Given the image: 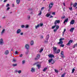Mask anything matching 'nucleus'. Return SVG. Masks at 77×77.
I'll return each instance as SVG.
<instances>
[{"label":"nucleus","mask_w":77,"mask_h":77,"mask_svg":"<svg viewBox=\"0 0 77 77\" xmlns=\"http://www.w3.org/2000/svg\"><path fill=\"white\" fill-rule=\"evenodd\" d=\"M28 27H29V25H26V28H28Z\"/></svg>","instance_id":"obj_54"},{"label":"nucleus","mask_w":77,"mask_h":77,"mask_svg":"<svg viewBox=\"0 0 77 77\" xmlns=\"http://www.w3.org/2000/svg\"><path fill=\"white\" fill-rule=\"evenodd\" d=\"M65 18V16H62V17H61V19H64V18Z\"/></svg>","instance_id":"obj_37"},{"label":"nucleus","mask_w":77,"mask_h":77,"mask_svg":"<svg viewBox=\"0 0 77 77\" xmlns=\"http://www.w3.org/2000/svg\"><path fill=\"white\" fill-rule=\"evenodd\" d=\"M43 38H44V37L43 36H41V37H40L41 38H42V39Z\"/></svg>","instance_id":"obj_62"},{"label":"nucleus","mask_w":77,"mask_h":77,"mask_svg":"<svg viewBox=\"0 0 77 77\" xmlns=\"http://www.w3.org/2000/svg\"><path fill=\"white\" fill-rule=\"evenodd\" d=\"M34 59L35 60H38L39 59V54H38L37 55Z\"/></svg>","instance_id":"obj_12"},{"label":"nucleus","mask_w":77,"mask_h":77,"mask_svg":"<svg viewBox=\"0 0 77 77\" xmlns=\"http://www.w3.org/2000/svg\"><path fill=\"white\" fill-rule=\"evenodd\" d=\"M34 44V42H33V41L31 40L30 42V44L31 45H33Z\"/></svg>","instance_id":"obj_17"},{"label":"nucleus","mask_w":77,"mask_h":77,"mask_svg":"<svg viewBox=\"0 0 77 77\" xmlns=\"http://www.w3.org/2000/svg\"><path fill=\"white\" fill-rule=\"evenodd\" d=\"M75 22V20H72L70 22V24H74V22Z\"/></svg>","instance_id":"obj_15"},{"label":"nucleus","mask_w":77,"mask_h":77,"mask_svg":"<svg viewBox=\"0 0 77 77\" xmlns=\"http://www.w3.org/2000/svg\"><path fill=\"white\" fill-rule=\"evenodd\" d=\"M20 35H23V32L20 33Z\"/></svg>","instance_id":"obj_56"},{"label":"nucleus","mask_w":77,"mask_h":77,"mask_svg":"<svg viewBox=\"0 0 77 77\" xmlns=\"http://www.w3.org/2000/svg\"><path fill=\"white\" fill-rule=\"evenodd\" d=\"M53 16L51 15L50 17H49V18H53Z\"/></svg>","instance_id":"obj_55"},{"label":"nucleus","mask_w":77,"mask_h":77,"mask_svg":"<svg viewBox=\"0 0 77 77\" xmlns=\"http://www.w3.org/2000/svg\"><path fill=\"white\" fill-rule=\"evenodd\" d=\"M27 18H28V19H30V17L29 16H27Z\"/></svg>","instance_id":"obj_57"},{"label":"nucleus","mask_w":77,"mask_h":77,"mask_svg":"<svg viewBox=\"0 0 77 77\" xmlns=\"http://www.w3.org/2000/svg\"><path fill=\"white\" fill-rule=\"evenodd\" d=\"M21 28H24V25H21Z\"/></svg>","instance_id":"obj_51"},{"label":"nucleus","mask_w":77,"mask_h":77,"mask_svg":"<svg viewBox=\"0 0 77 77\" xmlns=\"http://www.w3.org/2000/svg\"><path fill=\"white\" fill-rule=\"evenodd\" d=\"M10 9V8L9 7H8L7 9H6V11H8V10H9V9Z\"/></svg>","instance_id":"obj_53"},{"label":"nucleus","mask_w":77,"mask_h":77,"mask_svg":"<svg viewBox=\"0 0 77 77\" xmlns=\"http://www.w3.org/2000/svg\"><path fill=\"white\" fill-rule=\"evenodd\" d=\"M50 16V14H47L46 15H45V17H49Z\"/></svg>","instance_id":"obj_23"},{"label":"nucleus","mask_w":77,"mask_h":77,"mask_svg":"<svg viewBox=\"0 0 77 77\" xmlns=\"http://www.w3.org/2000/svg\"><path fill=\"white\" fill-rule=\"evenodd\" d=\"M43 24L42 23H40L39 25V26H40V27H42L43 26Z\"/></svg>","instance_id":"obj_28"},{"label":"nucleus","mask_w":77,"mask_h":77,"mask_svg":"<svg viewBox=\"0 0 77 77\" xmlns=\"http://www.w3.org/2000/svg\"><path fill=\"white\" fill-rule=\"evenodd\" d=\"M13 62H16V61H17V60L14 59L13 60Z\"/></svg>","instance_id":"obj_41"},{"label":"nucleus","mask_w":77,"mask_h":77,"mask_svg":"<svg viewBox=\"0 0 77 77\" xmlns=\"http://www.w3.org/2000/svg\"><path fill=\"white\" fill-rule=\"evenodd\" d=\"M64 38H60L59 39V42L58 43H57V44H61V45H60V46L61 47H64V46H65V45L63 44V40H64Z\"/></svg>","instance_id":"obj_1"},{"label":"nucleus","mask_w":77,"mask_h":77,"mask_svg":"<svg viewBox=\"0 0 77 77\" xmlns=\"http://www.w3.org/2000/svg\"><path fill=\"white\" fill-rule=\"evenodd\" d=\"M9 4H8L6 5V7H9Z\"/></svg>","instance_id":"obj_46"},{"label":"nucleus","mask_w":77,"mask_h":77,"mask_svg":"<svg viewBox=\"0 0 77 77\" xmlns=\"http://www.w3.org/2000/svg\"><path fill=\"white\" fill-rule=\"evenodd\" d=\"M60 50L58 49V50H56L55 51H54V54H58V53H60Z\"/></svg>","instance_id":"obj_3"},{"label":"nucleus","mask_w":77,"mask_h":77,"mask_svg":"<svg viewBox=\"0 0 77 77\" xmlns=\"http://www.w3.org/2000/svg\"><path fill=\"white\" fill-rule=\"evenodd\" d=\"M41 64H39V68H41Z\"/></svg>","instance_id":"obj_59"},{"label":"nucleus","mask_w":77,"mask_h":77,"mask_svg":"<svg viewBox=\"0 0 77 77\" xmlns=\"http://www.w3.org/2000/svg\"><path fill=\"white\" fill-rule=\"evenodd\" d=\"M4 44V42L3 41V38H1L0 39V45H3Z\"/></svg>","instance_id":"obj_5"},{"label":"nucleus","mask_w":77,"mask_h":77,"mask_svg":"<svg viewBox=\"0 0 77 77\" xmlns=\"http://www.w3.org/2000/svg\"><path fill=\"white\" fill-rule=\"evenodd\" d=\"M40 50L39 52L40 53H42V51H43L44 50V49L41 48V49H40Z\"/></svg>","instance_id":"obj_21"},{"label":"nucleus","mask_w":77,"mask_h":77,"mask_svg":"<svg viewBox=\"0 0 77 77\" xmlns=\"http://www.w3.org/2000/svg\"><path fill=\"white\" fill-rule=\"evenodd\" d=\"M53 60V58H51L48 60V62L49 63H51V61Z\"/></svg>","instance_id":"obj_27"},{"label":"nucleus","mask_w":77,"mask_h":77,"mask_svg":"<svg viewBox=\"0 0 77 77\" xmlns=\"http://www.w3.org/2000/svg\"><path fill=\"white\" fill-rule=\"evenodd\" d=\"M15 72H18V70H15Z\"/></svg>","instance_id":"obj_60"},{"label":"nucleus","mask_w":77,"mask_h":77,"mask_svg":"<svg viewBox=\"0 0 77 77\" xmlns=\"http://www.w3.org/2000/svg\"><path fill=\"white\" fill-rule=\"evenodd\" d=\"M5 29H3V30H2L1 32V35H3V34L5 33Z\"/></svg>","instance_id":"obj_10"},{"label":"nucleus","mask_w":77,"mask_h":77,"mask_svg":"<svg viewBox=\"0 0 77 77\" xmlns=\"http://www.w3.org/2000/svg\"><path fill=\"white\" fill-rule=\"evenodd\" d=\"M53 50L54 52L55 51L57 50V48L56 47H54L53 48Z\"/></svg>","instance_id":"obj_20"},{"label":"nucleus","mask_w":77,"mask_h":77,"mask_svg":"<svg viewBox=\"0 0 77 77\" xmlns=\"http://www.w3.org/2000/svg\"><path fill=\"white\" fill-rule=\"evenodd\" d=\"M52 15H55V12H53Z\"/></svg>","instance_id":"obj_47"},{"label":"nucleus","mask_w":77,"mask_h":77,"mask_svg":"<svg viewBox=\"0 0 77 77\" xmlns=\"http://www.w3.org/2000/svg\"><path fill=\"white\" fill-rule=\"evenodd\" d=\"M47 69H48L47 67H46L44 68V69L43 70V71L44 72H45V71H46V70H47Z\"/></svg>","instance_id":"obj_29"},{"label":"nucleus","mask_w":77,"mask_h":77,"mask_svg":"<svg viewBox=\"0 0 77 77\" xmlns=\"http://www.w3.org/2000/svg\"><path fill=\"white\" fill-rule=\"evenodd\" d=\"M39 27V24H38L37 26H35V29H38V28Z\"/></svg>","instance_id":"obj_36"},{"label":"nucleus","mask_w":77,"mask_h":77,"mask_svg":"<svg viewBox=\"0 0 77 77\" xmlns=\"http://www.w3.org/2000/svg\"><path fill=\"white\" fill-rule=\"evenodd\" d=\"M44 7L42 8L41 11H43L44 10Z\"/></svg>","instance_id":"obj_49"},{"label":"nucleus","mask_w":77,"mask_h":77,"mask_svg":"<svg viewBox=\"0 0 77 77\" xmlns=\"http://www.w3.org/2000/svg\"><path fill=\"white\" fill-rule=\"evenodd\" d=\"M48 56L50 58H52L53 57H54V55H53L52 54H49L48 55Z\"/></svg>","instance_id":"obj_9"},{"label":"nucleus","mask_w":77,"mask_h":77,"mask_svg":"<svg viewBox=\"0 0 77 77\" xmlns=\"http://www.w3.org/2000/svg\"><path fill=\"white\" fill-rule=\"evenodd\" d=\"M60 54L61 55V57H63V58L65 57V56H64V55H63V51H62L60 53Z\"/></svg>","instance_id":"obj_8"},{"label":"nucleus","mask_w":77,"mask_h":77,"mask_svg":"<svg viewBox=\"0 0 77 77\" xmlns=\"http://www.w3.org/2000/svg\"><path fill=\"white\" fill-rule=\"evenodd\" d=\"M75 71V69H74V68H73L72 70V73L73 74V73H74Z\"/></svg>","instance_id":"obj_30"},{"label":"nucleus","mask_w":77,"mask_h":77,"mask_svg":"<svg viewBox=\"0 0 77 77\" xmlns=\"http://www.w3.org/2000/svg\"><path fill=\"white\" fill-rule=\"evenodd\" d=\"M9 51L8 50H6L5 51V53H4V54H5V55H7L9 54Z\"/></svg>","instance_id":"obj_11"},{"label":"nucleus","mask_w":77,"mask_h":77,"mask_svg":"<svg viewBox=\"0 0 77 77\" xmlns=\"http://www.w3.org/2000/svg\"><path fill=\"white\" fill-rule=\"evenodd\" d=\"M21 32V29H18L17 31V34H19Z\"/></svg>","instance_id":"obj_16"},{"label":"nucleus","mask_w":77,"mask_h":77,"mask_svg":"<svg viewBox=\"0 0 77 77\" xmlns=\"http://www.w3.org/2000/svg\"><path fill=\"white\" fill-rule=\"evenodd\" d=\"M66 31V29H64L63 32H65Z\"/></svg>","instance_id":"obj_63"},{"label":"nucleus","mask_w":77,"mask_h":77,"mask_svg":"<svg viewBox=\"0 0 77 77\" xmlns=\"http://www.w3.org/2000/svg\"><path fill=\"white\" fill-rule=\"evenodd\" d=\"M63 10H64V11H65V8H63Z\"/></svg>","instance_id":"obj_64"},{"label":"nucleus","mask_w":77,"mask_h":77,"mask_svg":"<svg viewBox=\"0 0 77 77\" xmlns=\"http://www.w3.org/2000/svg\"><path fill=\"white\" fill-rule=\"evenodd\" d=\"M55 63V61L54 60H53V61H52L51 64H54Z\"/></svg>","instance_id":"obj_39"},{"label":"nucleus","mask_w":77,"mask_h":77,"mask_svg":"<svg viewBox=\"0 0 77 77\" xmlns=\"http://www.w3.org/2000/svg\"><path fill=\"white\" fill-rule=\"evenodd\" d=\"M7 2V0H5L4 1V3H5V2Z\"/></svg>","instance_id":"obj_61"},{"label":"nucleus","mask_w":77,"mask_h":77,"mask_svg":"<svg viewBox=\"0 0 77 77\" xmlns=\"http://www.w3.org/2000/svg\"><path fill=\"white\" fill-rule=\"evenodd\" d=\"M73 42V40H70L69 41L68 43L67 44V45L68 46H70V45H71V43H72Z\"/></svg>","instance_id":"obj_4"},{"label":"nucleus","mask_w":77,"mask_h":77,"mask_svg":"<svg viewBox=\"0 0 77 77\" xmlns=\"http://www.w3.org/2000/svg\"><path fill=\"white\" fill-rule=\"evenodd\" d=\"M68 21V18H67L66 19H65L63 23H67Z\"/></svg>","instance_id":"obj_19"},{"label":"nucleus","mask_w":77,"mask_h":77,"mask_svg":"<svg viewBox=\"0 0 77 77\" xmlns=\"http://www.w3.org/2000/svg\"><path fill=\"white\" fill-rule=\"evenodd\" d=\"M18 72L19 74H21V70H19L18 71Z\"/></svg>","instance_id":"obj_34"},{"label":"nucleus","mask_w":77,"mask_h":77,"mask_svg":"<svg viewBox=\"0 0 77 77\" xmlns=\"http://www.w3.org/2000/svg\"><path fill=\"white\" fill-rule=\"evenodd\" d=\"M56 29H58L59 28V26H56Z\"/></svg>","instance_id":"obj_40"},{"label":"nucleus","mask_w":77,"mask_h":77,"mask_svg":"<svg viewBox=\"0 0 77 77\" xmlns=\"http://www.w3.org/2000/svg\"><path fill=\"white\" fill-rule=\"evenodd\" d=\"M74 30V28H71L70 29V32H72H72H73V30Z\"/></svg>","instance_id":"obj_18"},{"label":"nucleus","mask_w":77,"mask_h":77,"mask_svg":"<svg viewBox=\"0 0 77 77\" xmlns=\"http://www.w3.org/2000/svg\"><path fill=\"white\" fill-rule=\"evenodd\" d=\"M20 2V0H16V3L17 4H19Z\"/></svg>","instance_id":"obj_24"},{"label":"nucleus","mask_w":77,"mask_h":77,"mask_svg":"<svg viewBox=\"0 0 77 77\" xmlns=\"http://www.w3.org/2000/svg\"><path fill=\"white\" fill-rule=\"evenodd\" d=\"M41 14H42V11L41 10L40 12V13L39 14V15H41Z\"/></svg>","instance_id":"obj_38"},{"label":"nucleus","mask_w":77,"mask_h":77,"mask_svg":"<svg viewBox=\"0 0 77 77\" xmlns=\"http://www.w3.org/2000/svg\"><path fill=\"white\" fill-rule=\"evenodd\" d=\"M75 47H77V43H76V44H75L74 45H73V48H75Z\"/></svg>","instance_id":"obj_25"},{"label":"nucleus","mask_w":77,"mask_h":77,"mask_svg":"<svg viewBox=\"0 0 77 77\" xmlns=\"http://www.w3.org/2000/svg\"><path fill=\"white\" fill-rule=\"evenodd\" d=\"M69 9H70V11L72 10V7L69 8Z\"/></svg>","instance_id":"obj_43"},{"label":"nucleus","mask_w":77,"mask_h":77,"mask_svg":"<svg viewBox=\"0 0 77 77\" xmlns=\"http://www.w3.org/2000/svg\"><path fill=\"white\" fill-rule=\"evenodd\" d=\"M23 56V54H20L19 55V57H22Z\"/></svg>","instance_id":"obj_31"},{"label":"nucleus","mask_w":77,"mask_h":77,"mask_svg":"<svg viewBox=\"0 0 77 77\" xmlns=\"http://www.w3.org/2000/svg\"><path fill=\"white\" fill-rule=\"evenodd\" d=\"M13 66H17V64H13L12 65Z\"/></svg>","instance_id":"obj_33"},{"label":"nucleus","mask_w":77,"mask_h":77,"mask_svg":"<svg viewBox=\"0 0 77 77\" xmlns=\"http://www.w3.org/2000/svg\"><path fill=\"white\" fill-rule=\"evenodd\" d=\"M35 64L36 65L37 67L38 68V69H39V62L35 63Z\"/></svg>","instance_id":"obj_14"},{"label":"nucleus","mask_w":77,"mask_h":77,"mask_svg":"<svg viewBox=\"0 0 77 77\" xmlns=\"http://www.w3.org/2000/svg\"><path fill=\"white\" fill-rule=\"evenodd\" d=\"M66 73H64L62 75L61 77H65V75Z\"/></svg>","instance_id":"obj_32"},{"label":"nucleus","mask_w":77,"mask_h":77,"mask_svg":"<svg viewBox=\"0 0 77 77\" xmlns=\"http://www.w3.org/2000/svg\"><path fill=\"white\" fill-rule=\"evenodd\" d=\"M60 20H56L54 23L55 25H56L57 23L58 24L60 23Z\"/></svg>","instance_id":"obj_7"},{"label":"nucleus","mask_w":77,"mask_h":77,"mask_svg":"<svg viewBox=\"0 0 77 77\" xmlns=\"http://www.w3.org/2000/svg\"><path fill=\"white\" fill-rule=\"evenodd\" d=\"M29 45L28 44H26L25 46V48L26 49H29Z\"/></svg>","instance_id":"obj_13"},{"label":"nucleus","mask_w":77,"mask_h":77,"mask_svg":"<svg viewBox=\"0 0 77 77\" xmlns=\"http://www.w3.org/2000/svg\"><path fill=\"white\" fill-rule=\"evenodd\" d=\"M77 3H75L73 5V6L74 8H75V7H76V6H77Z\"/></svg>","instance_id":"obj_26"},{"label":"nucleus","mask_w":77,"mask_h":77,"mask_svg":"<svg viewBox=\"0 0 77 77\" xmlns=\"http://www.w3.org/2000/svg\"><path fill=\"white\" fill-rule=\"evenodd\" d=\"M53 5H54V3L53 2H51L49 5V9H51L53 7Z\"/></svg>","instance_id":"obj_2"},{"label":"nucleus","mask_w":77,"mask_h":77,"mask_svg":"<svg viewBox=\"0 0 77 77\" xmlns=\"http://www.w3.org/2000/svg\"><path fill=\"white\" fill-rule=\"evenodd\" d=\"M55 72H57V73H58V72H59V71H58V70H56V69H55Z\"/></svg>","instance_id":"obj_44"},{"label":"nucleus","mask_w":77,"mask_h":77,"mask_svg":"<svg viewBox=\"0 0 77 77\" xmlns=\"http://www.w3.org/2000/svg\"><path fill=\"white\" fill-rule=\"evenodd\" d=\"M25 63V61L23 60L22 61V64H24Z\"/></svg>","instance_id":"obj_52"},{"label":"nucleus","mask_w":77,"mask_h":77,"mask_svg":"<svg viewBox=\"0 0 77 77\" xmlns=\"http://www.w3.org/2000/svg\"><path fill=\"white\" fill-rule=\"evenodd\" d=\"M49 35L48 34L46 37V39L47 40H48V39L49 38Z\"/></svg>","instance_id":"obj_22"},{"label":"nucleus","mask_w":77,"mask_h":77,"mask_svg":"<svg viewBox=\"0 0 77 77\" xmlns=\"http://www.w3.org/2000/svg\"><path fill=\"white\" fill-rule=\"evenodd\" d=\"M6 18V17L5 16H4V17H2V19H5Z\"/></svg>","instance_id":"obj_58"},{"label":"nucleus","mask_w":77,"mask_h":77,"mask_svg":"<svg viewBox=\"0 0 77 77\" xmlns=\"http://www.w3.org/2000/svg\"><path fill=\"white\" fill-rule=\"evenodd\" d=\"M57 29H54V32H56L57 31Z\"/></svg>","instance_id":"obj_45"},{"label":"nucleus","mask_w":77,"mask_h":77,"mask_svg":"<svg viewBox=\"0 0 77 77\" xmlns=\"http://www.w3.org/2000/svg\"><path fill=\"white\" fill-rule=\"evenodd\" d=\"M31 72L32 73H33L35 72V68L34 67H32L31 69Z\"/></svg>","instance_id":"obj_6"},{"label":"nucleus","mask_w":77,"mask_h":77,"mask_svg":"<svg viewBox=\"0 0 77 77\" xmlns=\"http://www.w3.org/2000/svg\"><path fill=\"white\" fill-rule=\"evenodd\" d=\"M48 40H47V41H45L44 42H45V43H47V42H48Z\"/></svg>","instance_id":"obj_50"},{"label":"nucleus","mask_w":77,"mask_h":77,"mask_svg":"<svg viewBox=\"0 0 77 77\" xmlns=\"http://www.w3.org/2000/svg\"><path fill=\"white\" fill-rule=\"evenodd\" d=\"M55 25L54 26H53L52 27V29H54V28H55L56 27V25Z\"/></svg>","instance_id":"obj_35"},{"label":"nucleus","mask_w":77,"mask_h":77,"mask_svg":"<svg viewBox=\"0 0 77 77\" xmlns=\"http://www.w3.org/2000/svg\"><path fill=\"white\" fill-rule=\"evenodd\" d=\"M28 53H29V51H27L26 52V54H28Z\"/></svg>","instance_id":"obj_48"},{"label":"nucleus","mask_w":77,"mask_h":77,"mask_svg":"<svg viewBox=\"0 0 77 77\" xmlns=\"http://www.w3.org/2000/svg\"><path fill=\"white\" fill-rule=\"evenodd\" d=\"M14 54H18V52L17 51H16L15 52Z\"/></svg>","instance_id":"obj_42"}]
</instances>
